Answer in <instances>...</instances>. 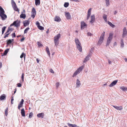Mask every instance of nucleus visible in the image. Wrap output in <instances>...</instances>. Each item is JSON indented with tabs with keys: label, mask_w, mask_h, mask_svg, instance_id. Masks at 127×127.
Instances as JSON below:
<instances>
[{
	"label": "nucleus",
	"mask_w": 127,
	"mask_h": 127,
	"mask_svg": "<svg viewBox=\"0 0 127 127\" xmlns=\"http://www.w3.org/2000/svg\"><path fill=\"white\" fill-rule=\"evenodd\" d=\"M6 28V27H3L2 28V31L4 32Z\"/></svg>",
	"instance_id": "48"
},
{
	"label": "nucleus",
	"mask_w": 127,
	"mask_h": 127,
	"mask_svg": "<svg viewBox=\"0 0 127 127\" xmlns=\"http://www.w3.org/2000/svg\"><path fill=\"white\" fill-rule=\"evenodd\" d=\"M24 26V27H26L28 25L29 23L28 20H25L23 22Z\"/></svg>",
	"instance_id": "16"
},
{
	"label": "nucleus",
	"mask_w": 127,
	"mask_h": 127,
	"mask_svg": "<svg viewBox=\"0 0 127 127\" xmlns=\"http://www.w3.org/2000/svg\"><path fill=\"white\" fill-rule=\"evenodd\" d=\"M33 115V113L32 112H31L29 114V117L30 118H31Z\"/></svg>",
	"instance_id": "47"
},
{
	"label": "nucleus",
	"mask_w": 127,
	"mask_h": 127,
	"mask_svg": "<svg viewBox=\"0 0 127 127\" xmlns=\"http://www.w3.org/2000/svg\"><path fill=\"white\" fill-rule=\"evenodd\" d=\"M76 84L77 88H79L81 85L80 81L78 79L77 80Z\"/></svg>",
	"instance_id": "21"
},
{
	"label": "nucleus",
	"mask_w": 127,
	"mask_h": 127,
	"mask_svg": "<svg viewBox=\"0 0 127 127\" xmlns=\"http://www.w3.org/2000/svg\"><path fill=\"white\" fill-rule=\"evenodd\" d=\"M68 126L70 127H77V125L75 124H72L68 123L67 124Z\"/></svg>",
	"instance_id": "24"
},
{
	"label": "nucleus",
	"mask_w": 127,
	"mask_h": 127,
	"mask_svg": "<svg viewBox=\"0 0 127 127\" xmlns=\"http://www.w3.org/2000/svg\"><path fill=\"white\" fill-rule=\"evenodd\" d=\"M60 34H58L54 37V40L59 41V39L60 37Z\"/></svg>",
	"instance_id": "17"
},
{
	"label": "nucleus",
	"mask_w": 127,
	"mask_h": 127,
	"mask_svg": "<svg viewBox=\"0 0 127 127\" xmlns=\"http://www.w3.org/2000/svg\"><path fill=\"white\" fill-rule=\"evenodd\" d=\"M21 113L22 116L25 117V111L24 109H22L21 110Z\"/></svg>",
	"instance_id": "25"
},
{
	"label": "nucleus",
	"mask_w": 127,
	"mask_h": 127,
	"mask_svg": "<svg viewBox=\"0 0 127 127\" xmlns=\"http://www.w3.org/2000/svg\"><path fill=\"white\" fill-rule=\"evenodd\" d=\"M46 51L47 52V54L49 56H50V53L49 49L47 47H46Z\"/></svg>",
	"instance_id": "29"
},
{
	"label": "nucleus",
	"mask_w": 127,
	"mask_h": 127,
	"mask_svg": "<svg viewBox=\"0 0 127 127\" xmlns=\"http://www.w3.org/2000/svg\"><path fill=\"white\" fill-rule=\"evenodd\" d=\"M2 66V64L1 62H0V68H1Z\"/></svg>",
	"instance_id": "60"
},
{
	"label": "nucleus",
	"mask_w": 127,
	"mask_h": 127,
	"mask_svg": "<svg viewBox=\"0 0 127 127\" xmlns=\"http://www.w3.org/2000/svg\"><path fill=\"white\" fill-rule=\"evenodd\" d=\"M83 68L84 66H83L80 67L74 73L72 76V77H74V76L76 75L77 74L79 73L80 72L82 71Z\"/></svg>",
	"instance_id": "2"
},
{
	"label": "nucleus",
	"mask_w": 127,
	"mask_h": 127,
	"mask_svg": "<svg viewBox=\"0 0 127 127\" xmlns=\"http://www.w3.org/2000/svg\"><path fill=\"white\" fill-rule=\"evenodd\" d=\"M117 13V12L116 11H115L114 12V14L115 15Z\"/></svg>",
	"instance_id": "62"
},
{
	"label": "nucleus",
	"mask_w": 127,
	"mask_h": 127,
	"mask_svg": "<svg viewBox=\"0 0 127 127\" xmlns=\"http://www.w3.org/2000/svg\"><path fill=\"white\" fill-rule=\"evenodd\" d=\"M87 35L88 36H91L93 35V34L90 32H88L87 33Z\"/></svg>",
	"instance_id": "49"
},
{
	"label": "nucleus",
	"mask_w": 127,
	"mask_h": 127,
	"mask_svg": "<svg viewBox=\"0 0 127 127\" xmlns=\"http://www.w3.org/2000/svg\"><path fill=\"white\" fill-rule=\"evenodd\" d=\"M37 45L39 47H41L43 46L42 45L41 43L40 42H37Z\"/></svg>",
	"instance_id": "36"
},
{
	"label": "nucleus",
	"mask_w": 127,
	"mask_h": 127,
	"mask_svg": "<svg viewBox=\"0 0 127 127\" xmlns=\"http://www.w3.org/2000/svg\"><path fill=\"white\" fill-rule=\"evenodd\" d=\"M124 60L126 62H127V58H125Z\"/></svg>",
	"instance_id": "63"
},
{
	"label": "nucleus",
	"mask_w": 127,
	"mask_h": 127,
	"mask_svg": "<svg viewBox=\"0 0 127 127\" xmlns=\"http://www.w3.org/2000/svg\"><path fill=\"white\" fill-rule=\"evenodd\" d=\"M36 61H37V63H39V60L38 59H36Z\"/></svg>",
	"instance_id": "61"
},
{
	"label": "nucleus",
	"mask_w": 127,
	"mask_h": 127,
	"mask_svg": "<svg viewBox=\"0 0 127 127\" xmlns=\"http://www.w3.org/2000/svg\"><path fill=\"white\" fill-rule=\"evenodd\" d=\"M21 78L22 81H24V76L23 73L22 75Z\"/></svg>",
	"instance_id": "52"
},
{
	"label": "nucleus",
	"mask_w": 127,
	"mask_h": 127,
	"mask_svg": "<svg viewBox=\"0 0 127 127\" xmlns=\"http://www.w3.org/2000/svg\"><path fill=\"white\" fill-rule=\"evenodd\" d=\"M69 5V3L68 2L65 3L64 6L65 7H67Z\"/></svg>",
	"instance_id": "41"
},
{
	"label": "nucleus",
	"mask_w": 127,
	"mask_h": 127,
	"mask_svg": "<svg viewBox=\"0 0 127 127\" xmlns=\"http://www.w3.org/2000/svg\"><path fill=\"white\" fill-rule=\"evenodd\" d=\"M9 50V49H7L3 53V54L2 55V56H3L4 55H6L7 53L8 52Z\"/></svg>",
	"instance_id": "27"
},
{
	"label": "nucleus",
	"mask_w": 127,
	"mask_h": 127,
	"mask_svg": "<svg viewBox=\"0 0 127 127\" xmlns=\"http://www.w3.org/2000/svg\"><path fill=\"white\" fill-rule=\"evenodd\" d=\"M75 41L78 49L80 52H82V47L79 40L78 38H75Z\"/></svg>",
	"instance_id": "1"
},
{
	"label": "nucleus",
	"mask_w": 127,
	"mask_h": 127,
	"mask_svg": "<svg viewBox=\"0 0 127 127\" xmlns=\"http://www.w3.org/2000/svg\"><path fill=\"white\" fill-rule=\"evenodd\" d=\"M40 30H43L44 29V28L40 26H39L37 27Z\"/></svg>",
	"instance_id": "39"
},
{
	"label": "nucleus",
	"mask_w": 127,
	"mask_h": 127,
	"mask_svg": "<svg viewBox=\"0 0 127 127\" xmlns=\"http://www.w3.org/2000/svg\"><path fill=\"white\" fill-rule=\"evenodd\" d=\"M113 34L112 33H110L109 34V36L108 37L106 44V46H108L110 44V43L111 42V40L113 38Z\"/></svg>",
	"instance_id": "4"
},
{
	"label": "nucleus",
	"mask_w": 127,
	"mask_h": 127,
	"mask_svg": "<svg viewBox=\"0 0 127 127\" xmlns=\"http://www.w3.org/2000/svg\"><path fill=\"white\" fill-rule=\"evenodd\" d=\"M127 34V31L126 28L125 27L123 30V37H124Z\"/></svg>",
	"instance_id": "11"
},
{
	"label": "nucleus",
	"mask_w": 127,
	"mask_h": 127,
	"mask_svg": "<svg viewBox=\"0 0 127 127\" xmlns=\"http://www.w3.org/2000/svg\"><path fill=\"white\" fill-rule=\"evenodd\" d=\"M108 62L109 64H112L111 62L109 60H108Z\"/></svg>",
	"instance_id": "57"
},
{
	"label": "nucleus",
	"mask_w": 127,
	"mask_h": 127,
	"mask_svg": "<svg viewBox=\"0 0 127 127\" xmlns=\"http://www.w3.org/2000/svg\"><path fill=\"white\" fill-rule=\"evenodd\" d=\"M20 21L16 20L14 21L12 24H11L10 25V26H14L15 27H18L20 25Z\"/></svg>",
	"instance_id": "6"
},
{
	"label": "nucleus",
	"mask_w": 127,
	"mask_h": 127,
	"mask_svg": "<svg viewBox=\"0 0 127 127\" xmlns=\"http://www.w3.org/2000/svg\"><path fill=\"white\" fill-rule=\"evenodd\" d=\"M6 96L5 94H3L0 96V100H4L6 98Z\"/></svg>",
	"instance_id": "20"
},
{
	"label": "nucleus",
	"mask_w": 127,
	"mask_h": 127,
	"mask_svg": "<svg viewBox=\"0 0 127 127\" xmlns=\"http://www.w3.org/2000/svg\"><path fill=\"white\" fill-rule=\"evenodd\" d=\"M92 8H90L88 10V14H87V19H88L90 17V16L91 14V10Z\"/></svg>",
	"instance_id": "15"
},
{
	"label": "nucleus",
	"mask_w": 127,
	"mask_h": 127,
	"mask_svg": "<svg viewBox=\"0 0 127 127\" xmlns=\"http://www.w3.org/2000/svg\"><path fill=\"white\" fill-rule=\"evenodd\" d=\"M95 20V16L94 15H92L91 17V21L90 22L93 23L94 22Z\"/></svg>",
	"instance_id": "19"
},
{
	"label": "nucleus",
	"mask_w": 127,
	"mask_h": 127,
	"mask_svg": "<svg viewBox=\"0 0 127 127\" xmlns=\"http://www.w3.org/2000/svg\"><path fill=\"white\" fill-rule=\"evenodd\" d=\"M70 0L73 1L75 2H78L79 1L78 0Z\"/></svg>",
	"instance_id": "58"
},
{
	"label": "nucleus",
	"mask_w": 127,
	"mask_h": 127,
	"mask_svg": "<svg viewBox=\"0 0 127 127\" xmlns=\"http://www.w3.org/2000/svg\"><path fill=\"white\" fill-rule=\"evenodd\" d=\"M108 24L112 28H114L115 27V25L112 24L109 21L108 22Z\"/></svg>",
	"instance_id": "34"
},
{
	"label": "nucleus",
	"mask_w": 127,
	"mask_h": 127,
	"mask_svg": "<svg viewBox=\"0 0 127 127\" xmlns=\"http://www.w3.org/2000/svg\"><path fill=\"white\" fill-rule=\"evenodd\" d=\"M50 72L52 73H54V72L52 69H51L50 70Z\"/></svg>",
	"instance_id": "53"
},
{
	"label": "nucleus",
	"mask_w": 127,
	"mask_h": 127,
	"mask_svg": "<svg viewBox=\"0 0 127 127\" xmlns=\"http://www.w3.org/2000/svg\"><path fill=\"white\" fill-rule=\"evenodd\" d=\"M105 33V32H104L101 35L98 42V45H100L102 43L104 36Z\"/></svg>",
	"instance_id": "3"
},
{
	"label": "nucleus",
	"mask_w": 127,
	"mask_h": 127,
	"mask_svg": "<svg viewBox=\"0 0 127 127\" xmlns=\"http://www.w3.org/2000/svg\"><path fill=\"white\" fill-rule=\"evenodd\" d=\"M0 16L2 19L3 20H5L7 18V16L5 14V15H2L1 16Z\"/></svg>",
	"instance_id": "23"
},
{
	"label": "nucleus",
	"mask_w": 127,
	"mask_h": 127,
	"mask_svg": "<svg viewBox=\"0 0 127 127\" xmlns=\"http://www.w3.org/2000/svg\"><path fill=\"white\" fill-rule=\"evenodd\" d=\"M91 56V54L89 53V54L87 55V57L85 58L84 61V63H85L89 60L90 57Z\"/></svg>",
	"instance_id": "9"
},
{
	"label": "nucleus",
	"mask_w": 127,
	"mask_h": 127,
	"mask_svg": "<svg viewBox=\"0 0 127 127\" xmlns=\"http://www.w3.org/2000/svg\"><path fill=\"white\" fill-rule=\"evenodd\" d=\"M120 88L123 91H125L127 90V88L124 87H121Z\"/></svg>",
	"instance_id": "31"
},
{
	"label": "nucleus",
	"mask_w": 127,
	"mask_h": 127,
	"mask_svg": "<svg viewBox=\"0 0 127 127\" xmlns=\"http://www.w3.org/2000/svg\"><path fill=\"white\" fill-rule=\"evenodd\" d=\"M24 102V100L23 99H22L21 100V101L20 102V103L19 104V105L22 106Z\"/></svg>",
	"instance_id": "37"
},
{
	"label": "nucleus",
	"mask_w": 127,
	"mask_h": 127,
	"mask_svg": "<svg viewBox=\"0 0 127 127\" xmlns=\"http://www.w3.org/2000/svg\"><path fill=\"white\" fill-rule=\"evenodd\" d=\"M4 32V31H2V34H3Z\"/></svg>",
	"instance_id": "64"
},
{
	"label": "nucleus",
	"mask_w": 127,
	"mask_h": 127,
	"mask_svg": "<svg viewBox=\"0 0 127 127\" xmlns=\"http://www.w3.org/2000/svg\"><path fill=\"white\" fill-rule=\"evenodd\" d=\"M9 34V33H7V34H6L5 35V36L4 37V38H5L6 37H8V35Z\"/></svg>",
	"instance_id": "46"
},
{
	"label": "nucleus",
	"mask_w": 127,
	"mask_h": 127,
	"mask_svg": "<svg viewBox=\"0 0 127 127\" xmlns=\"http://www.w3.org/2000/svg\"><path fill=\"white\" fill-rule=\"evenodd\" d=\"M112 106L116 109L119 110H122L123 109L122 106H117L114 105H113Z\"/></svg>",
	"instance_id": "12"
},
{
	"label": "nucleus",
	"mask_w": 127,
	"mask_h": 127,
	"mask_svg": "<svg viewBox=\"0 0 127 127\" xmlns=\"http://www.w3.org/2000/svg\"><path fill=\"white\" fill-rule=\"evenodd\" d=\"M36 25L38 27V26H40V24L37 21L36 23Z\"/></svg>",
	"instance_id": "54"
},
{
	"label": "nucleus",
	"mask_w": 127,
	"mask_h": 127,
	"mask_svg": "<svg viewBox=\"0 0 127 127\" xmlns=\"http://www.w3.org/2000/svg\"><path fill=\"white\" fill-rule=\"evenodd\" d=\"M54 20L55 21L59 22L61 20V19L59 17L56 16L54 18Z\"/></svg>",
	"instance_id": "18"
},
{
	"label": "nucleus",
	"mask_w": 127,
	"mask_h": 127,
	"mask_svg": "<svg viewBox=\"0 0 127 127\" xmlns=\"http://www.w3.org/2000/svg\"><path fill=\"white\" fill-rule=\"evenodd\" d=\"M24 58H25V54H24V53H23L21 55L20 57L21 58H23L24 57Z\"/></svg>",
	"instance_id": "43"
},
{
	"label": "nucleus",
	"mask_w": 127,
	"mask_h": 127,
	"mask_svg": "<svg viewBox=\"0 0 127 127\" xmlns=\"http://www.w3.org/2000/svg\"><path fill=\"white\" fill-rule=\"evenodd\" d=\"M12 36L13 38V37H16V35L15 33H14L12 34Z\"/></svg>",
	"instance_id": "50"
},
{
	"label": "nucleus",
	"mask_w": 127,
	"mask_h": 127,
	"mask_svg": "<svg viewBox=\"0 0 127 127\" xmlns=\"http://www.w3.org/2000/svg\"><path fill=\"white\" fill-rule=\"evenodd\" d=\"M11 4L14 9L15 11L19 12V10L17 8L16 3L13 0H11Z\"/></svg>",
	"instance_id": "5"
},
{
	"label": "nucleus",
	"mask_w": 127,
	"mask_h": 127,
	"mask_svg": "<svg viewBox=\"0 0 127 127\" xmlns=\"http://www.w3.org/2000/svg\"><path fill=\"white\" fill-rule=\"evenodd\" d=\"M13 100H14L13 98V97L12 96L11 97V104H13Z\"/></svg>",
	"instance_id": "44"
},
{
	"label": "nucleus",
	"mask_w": 127,
	"mask_h": 127,
	"mask_svg": "<svg viewBox=\"0 0 127 127\" xmlns=\"http://www.w3.org/2000/svg\"><path fill=\"white\" fill-rule=\"evenodd\" d=\"M5 11L3 8L0 6V16L2 15H5Z\"/></svg>",
	"instance_id": "10"
},
{
	"label": "nucleus",
	"mask_w": 127,
	"mask_h": 127,
	"mask_svg": "<svg viewBox=\"0 0 127 127\" xmlns=\"http://www.w3.org/2000/svg\"><path fill=\"white\" fill-rule=\"evenodd\" d=\"M17 86L18 87H21L22 85L20 83H18L17 84Z\"/></svg>",
	"instance_id": "55"
},
{
	"label": "nucleus",
	"mask_w": 127,
	"mask_h": 127,
	"mask_svg": "<svg viewBox=\"0 0 127 127\" xmlns=\"http://www.w3.org/2000/svg\"><path fill=\"white\" fill-rule=\"evenodd\" d=\"M121 47L123 48L124 46V43L123 42V39H122L121 41Z\"/></svg>",
	"instance_id": "33"
},
{
	"label": "nucleus",
	"mask_w": 127,
	"mask_h": 127,
	"mask_svg": "<svg viewBox=\"0 0 127 127\" xmlns=\"http://www.w3.org/2000/svg\"><path fill=\"white\" fill-rule=\"evenodd\" d=\"M8 108L7 107L5 110V113L6 116H7L8 115Z\"/></svg>",
	"instance_id": "35"
},
{
	"label": "nucleus",
	"mask_w": 127,
	"mask_h": 127,
	"mask_svg": "<svg viewBox=\"0 0 127 127\" xmlns=\"http://www.w3.org/2000/svg\"><path fill=\"white\" fill-rule=\"evenodd\" d=\"M30 28H27L24 30V33H26L29 30Z\"/></svg>",
	"instance_id": "40"
},
{
	"label": "nucleus",
	"mask_w": 127,
	"mask_h": 127,
	"mask_svg": "<svg viewBox=\"0 0 127 127\" xmlns=\"http://www.w3.org/2000/svg\"><path fill=\"white\" fill-rule=\"evenodd\" d=\"M22 106H20V105H18V109H20V108H21V107H22Z\"/></svg>",
	"instance_id": "59"
},
{
	"label": "nucleus",
	"mask_w": 127,
	"mask_h": 127,
	"mask_svg": "<svg viewBox=\"0 0 127 127\" xmlns=\"http://www.w3.org/2000/svg\"><path fill=\"white\" fill-rule=\"evenodd\" d=\"M13 41V39H9L7 40L6 43L7 44V45L11 44L12 42Z\"/></svg>",
	"instance_id": "26"
},
{
	"label": "nucleus",
	"mask_w": 127,
	"mask_h": 127,
	"mask_svg": "<svg viewBox=\"0 0 127 127\" xmlns=\"http://www.w3.org/2000/svg\"><path fill=\"white\" fill-rule=\"evenodd\" d=\"M54 43H55V45L57 46L59 44V41H57V40H54Z\"/></svg>",
	"instance_id": "42"
},
{
	"label": "nucleus",
	"mask_w": 127,
	"mask_h": 127,
	"mask_svg": "<svg viewBox=\"0 0 127 127\" xmlns=\"http://www.w3.org/2000/svg\"><path fill=\"white\" fill-rule=\"evenodd\" d=\"M32 15H31V16L32 17V18H33L35 17L36 14V11L34 8H33L32 9Z\"/></svg>",
	"instance_id": "8"
},
{
	"label": "nucleus",
	"mask_w": 127,
	"mask_h": 127,
	"mask_svg": "<svg viewBox=\"0 0 127 127\" xmlns=\"http://www.w3.org/2000/svg\"><path fill=\"white\" fill-rule=\"evenodd\" d=\"M25 12V11L24 10H23V11L21 13L22 14H21L20 16V17L21 18H23L25 19L26 17V15L24 14Z\"/></svg>",
	"instance_id": "7"
},
{
	"label": "nucleus",
	"mask_w": 127,
	"mask_h": 127,
	"mask_svg": "<svg viewBox=\"0 0 127 127\" xmlns=\"http://www.w3.org/2000/svg\"><path fill=\"white\" fill-rule=\"evenodd\" d=\"M86 24L83 21L81 22V28L83 29L85 28V27L86 26Z\"/></svg>",
	"instance_id": "13"
},
{
	"label": "nucleus",
	"mask_w": 127,
	"mask_h": 127,
	"mask_svg": "<svg viewBox=\"0 0 127 127\" xmlns=\"http://www.w3.org/2000/svg\"><path fill=\"white\" fill-rule=\"evenodd\" d=\"M118 82L117 80H115L112 82L109 85V86L111 87L114 86Z\"/></svg>",
	"instance_id": "14"
},
{
	"label": "nucleus",
	"mask_w": 127,
	"mask_h": 127,
	"mask_svg": "<svg viewBox=\"0 0 127 127\" xmlns=\"http://www.w3.org/2000/svg\"><path fill=\"white\" fill-rule=\"evenodd\" d=\"M103 18L104 21L106 22H107V15H105L104 14H103Z\"/></svg>",
	"instance_id": "32"
},
{
	"label": "nucleus",
	"mask_w": 127,
	"mask_h": 127,
	"mask_svg": "<svg viewBox=\"0 0 127 127\" xmlns=\"http://www.w3.org/2000/svg\"><path fill=\"white\" fill-rule=\"evenodd\" d=\"M65 15L67 19H70L71 17L70 14L68 12L65 13Z\"/></svg>",
	"instance_id": "22"
},
{
	"label": "nucleus",
	"mask_w": 127,
	"mask_h": 127,
	"mask_svg": "<svg viewBox=\"0 0 127 127\" xmlns=\"http://www.w3.org/2000/svg\"><path fill=\"white\" fill-rule=\"evenodd\" d=\"M25 38L24 37H22V39L21 40V42H23V41L24 40H25Z\"/></svg>",
	"instance_id": "56"
},
{
	"label": "nucleus",
	"mask_w": 127,
	"mask_h": 127,
	"mask_svg": "<svg viewBox=\"0 0 127 127\" xmlns=\"http://www.w3.org/2000/svg\"><path fill=\"white\" fill-rule=\"evenodd\" d=\"M37 116L39 118H40L41 117L43 118V114L42 113H39L37 114Z\"/></svg>",
	"instance_id": "28"
},
{
	"label": "nucleus",
	"mask_w": 127,
	"mask_h": 127,
	"mask_svg": "<svg viewBox=\"0 0 127 127\" xmlns=\"http://www.w3.org/2000/svg\"><path fill=\"white\" fill-rule=\"evenodd\" d=\"M10 29L9 28H8L6 32L5 33L4 35H5L6 33H7L10 30Z\"/></svg>",
	"instance_id": "51"
},
{
	"label": "nucleus",
	"mask_w": 127,
	"mask_h": 127,
	"mask_svg": "<svg viewBox=\"0 0 127 127\" xmlns=\"http://www.w3.org/2000/svg\"><path fill=\"white\" fill-rule=\"evenodd\" d=\"M59 85V82H57L56 84V87L57 88Z\"/></svg>",
	"instance_id": "45"
},
{
	"label": "nucleus",
	"mask_w": 127,
	"mask_h": 127,
	"mask_svg": "<svg viewBox=\"0 0 127 127\" xmlns=\"http://www.w3.org/2000/svg\"><path fill=\"white\" fill-rule=\"evenodd\" d=\"M106 5L107 6H109L110 5L109 0H105Z\"/></svg>",
	"instance_id": "38"
},
{
	"label": "nucleus",
	"mask_w": 127,
	"mask_h": 127,
	"mask_svg": "<svg viewBox=\"0 0 127 127\" xmlns=\"http://www.w3.org/2000/svg\"><path fill=\"white\" fill-rule=\"evenodd\" d=\"M40 4V0H35V4L36 5H39Z\"/></svg>",
	"instance_id": "30"
}]
</instances>
